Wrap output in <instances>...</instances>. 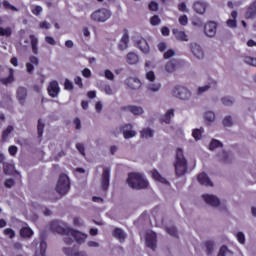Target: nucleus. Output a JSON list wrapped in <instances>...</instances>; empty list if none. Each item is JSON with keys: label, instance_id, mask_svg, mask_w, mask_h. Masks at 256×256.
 <instances>
[{"label": "nucleus", "instance_id": "f257e3e1", "mask_svg": "<svg viewBox=\"0 0 256 256\" xmlns=\"http://www.w3.org/2000/svg\"><path fill=\"white\" fill-rule=\"evenodd\" d=\"M174 169L176 177H183L184 175H187V171L189 170L187 158H185V154L181 148L176 149Z\"/></svg>", "mask_w": 256, "mask_h": 256}, {"label": "nucleus", "instance_id": "f03ea898", "mask_svg": "<svg viewBox=\"0 0 256 256\" xmlns=\"http://www.w3.org/2000/svg\"><path fill=\"white\" fill-rule=\"evenodd\" d=\"M126 183L131 189H147L149 187V181L142 173L137 172L129 173Z\"/></svg>", "mask_w": 256, "mask_h": 256}, {"label": "nucleus", "instance_id": "7ed1b4c3", "mask_svg": "<svg viewBox=\"0 0 256 256\" xmlns=\"http://www.w3.org/2000/svg\"><path fill=\"white\" fill-rule=\"evenodd\" d=\"M69 189H71V181L69 180V176L66 174H61L56 184L57 193L59 195H67V193H69Z\"/></svg>", "mask_w": 256, "mask_h": 256}, {"label": "nucleus", "instance_id": "20e7f679", "mask_svg": "<svg viewBox=\"0 0 256 256\" xmlns=\"http://www.w3.org/2000/svg\"><path fill=\"white\" fill-rule=\"evenodd\" d=\"M85 234L81 233L80 231L74 230L73 228H70V231L68 232V236L64 237V243L66 245H71L73 241L76 243H83L85 241Z\"/></svg>", "mask_w": 256, "mask_h": 256}, {"label": "nucleus", "instance_id": "39448f33", "mask_svg": "<svg viewBox=\"0 0 256 256\" xmlns=\"http://www.w3.org/2000/svg\"><path fill=\"white\" fill-rule=\"evenodd\" d=\"M50 229L54 233H58L59 235H65L64 237H67L69 235V231H71V228L67 227V224L59 220H54L50 222Z\"/></svg>", "mask_w": 256, "mask_h": 256}, {"label": "nucleus", "instance_id": "423d86ee", "mask_svg": "<svg viewBox=\"0 0 256 256\" xmlns=\"http://www.w3.org/2000/svg\"><path fill=\"white\" fill-rule=\"evenodd\" d=\"M110 17H111V11L105 8H102L92 13L91 20L97 21L98 23H105V21H107V19H109Z\"/></svg>", "mask_w": 256, "mask_h": 256}, {"label": "nucleus", "instance_id": "0eeeda50", "mask_svg": "<svg viewBox=\"0 0 256 256\" xmlns=\"http://www.w3.org/2000/svg\"><path fill=\"white\" fill-rule=\"evenodd\" d=\"M173 95L174 97H177L178 99H181L182 101H187L191 98V92L183 86H176L173 89Z\"/></svg>", "mask_w": 256, "mask_h": 256}, {"label": "nucleus", "instance_id": "6e6552de", "mask_svg": "<svg viewBox=\"0 0 256 256\" xmlns=\"http://www.w3.org/2000/svg\"><path fill=\"white\" fill-rule=\"evenodd\" d=\"M48 95L55 99V97H59V93H61V88L59 87V82L57 80H52L47 88Z\"/></svg>", "mask_w": 256, "mask_h": 256}, {"label": "nucleus", "instance_id": "1a4fd4ad", "mask_svg": "<svg viewBox=\"0 0 256 256\" xmlns=\"http://www.w3.org/2000/svg\"><path fill=\"white\" fill-rule=\"evenodd\" d=\"M111 176V170L107 167L103 168L102 178H101V188L102 191L107 193L109 190V179Z\"/></svg>", "mask_w": 256, "mask_h": 256}, {"label": "nucleus", "instance_id": "9d476101", "mask_svg": "<svg viewBox=\"0 0 256 256\" xmlns=\"http://www.w3.org/2000/svg\"><path fill=\"white\" fill-rule=\"evenodd\" d=\"M120 131L123 133L124 139H133L135 135H137V132L132 130L133 125L131 124H124L119 127Z\"/></svg>", "mask_w": 256, "mask_h": 256}, {"label": "nucleus", "instance_id": "9b49d317", "mask_svg": "<svg viewBox=\"0 0 256 256\" xmlns=\"http://www.w3.org/2000/svg\"><path fill=\"white\" fill-rule=\"evenodd\" d=\"M204 33L207 37H215L217 34V23L209 21L204 26Z\"/></svg>", "mask_w": 256, "mask_h": 256}, {"label": "nucleus", "instance_id": "f8f14e48", "mask_svg": "<svg viewBox=\"0 0 256 256\" xmlns=\"http://www.w3.org/2000/svg\"><path fill=\"white\" fill-rule=\"evenodd\" d=\"M202 198L205 203H207V205H211V207H219L221 205V200H219L215 195L203 194Z\"/></svg>", "mask_w": 256, "mask_h": 256}, {"label": "nucleus", "instance_id": "ddd939ff", "mask_svg": "<svg viewBox=\"0 0 256 256\" xmlns=\"http://www.w3.org/2000/svg\"><path fill=\"white\" fill-rule=\"evenodd\" d=\"M146 246L149 247V249H152V251L157 249V234L152 232L146 235Z\"/></svg>", "mask_w": 256, "mask_h": 256}, {"label": "nucleus", "instance_id": "4468645a", "mask_svg": "<svg viewBox=\"0 0 256 256\" xmlns=\"http://www.w3.org/2000/svg\"><path fill=\"white\" fill-rule=\"evenodd\" d=\"M208 7H209V4H207V2L197 1L193 5V9L195 13H198V15H205Z\"/></svg>", "mask_w": 256, "mask_h": 256}, {"label": "nucleus", "instance_id": "2eb2a0df", "mask_svg": "<svg viewBox=\"0 0 256 256\" xmlns=\"http://www.w3.org/2000/svg\"><path fill=\"white\" fill-rule=\"evenodd\" d=\"M190 49L194 57H196L197 59H203V57H205V53L203 52V49L199 46V44L191 43Z\"/></svg>", "mask_w": 256, "mask_h": 256}, {"label": "nucleus", "instance_id": "dca6fc26", "mask_svg": "<svg viewBox=\"0 0 256 256\" xmlns=\"http://www.w3.org/2000/svg\"><path fill=\"white\" fill-rule=\"evenodd\" d=\"M120 111H129L132 115H143V108H141V106H122Z\"/></svg>", "mask_w": 256, "mask_h": 256}, {"label": "nucleus", "instance_id": "f3484780", "mask_svg": "<svg viewBox=\"0 0 256 256\" xmlns=\"http://www.w3.org/2000/svg\"><path fill=\"white\" fill-rule=\"evenodd\" d=\"M136 45L138 49H140V51H142V53H144L145 55L149 54L151 51L149 43H147V40H145L144 38H140L139 40H137Z\"/></svg>", "mask_w": 256, "mask_h": 256}, {"label": "nucleus", "instance_id": "a211bd4d", "mask_svg": "<svg viewBox=\"0 0 256 256\" xmlns=\"http://www.w3.org/2000/svg\"><path fill=\"white\" fill-rule=\"evenodd\" d=\"M29 39H30L32 53L34 55H39V38H37L35 34H30Z\"/></svg>", "mask_w": 256, "mask_h": 256}, {"label": "nucleus", "instance_id": "6ab92c4d", "mask_svg": "<svg viewBox=\"0 0 256 256\" xmlns=\"http://www.w3.org/2000/svg\"><path fill=\"white\" fill-rule=\"evenodd\" d=\"M197 181L200 185H205V187H213V182H211V179H209V176L205 172L198 175Z\"/></svg>", "mask_w": 256, "mask_h": 256}, {"label": "nucleus", "instance_id": "aec40b11", "mask_svg": "<svg viewBox=\"0 0 256 256\" xmlns=\"http://www.w3.org/2000/svg\"><path fill=\"white\" fill-rule=\"evenodd\" d=\"M127 47H129V32L127 29H124V34L119 43V49L120 51H125Z\"/></svg>", "mask_w": 256, "mask_h": 256}, {"label": "nucleus", "instance_id": "412c9836", "mask_svg": "<svg viewBox=\"0 0 256 256\" xmlns=\"http://www.w3.org/2000/svg\"><path fill=\"white\" fill-rule=\"evenodd\" d=\"M256 17V0L249 5L245 12V19H255Z\"/></svg>", "mask_w": 256, "mask_h": 256}, {"label": "nucleus", "instance_id": "4be33fe9", "mask_svg": "<svg viewBox=\"0 0 256 256\" xmlns=\"http://www.w3.org/2000/svg\"><path fill=\"white\" fill-rule=\"evenodd\" d=\"M19 233L22 239H31L33 237V229L28 226L22 227Z\"/></svg>", "mask_w": 256, "mask_h": 256}, {"label": "nucleus", "instance_id": "5701e85b", "mask_svg": "<svg viewBox=\"0 0 256 256\" xmlns=\"http://www.w3.org/2000/svg\"><path fill=\"white\" fill-rule=\"evenodd\" d=\"M172 33L175 36V38L177 39V41H189V37L183 30L173 29Z\"/></svg>", "mask_w": 256, "mask_h": 256}, {"label": "nucleus", "instance_id": "b1692460", "mask_svg": "<svg viewBox=\"0 0 256 256\" xmlns=\"http://www.w3.org/2000/svg\"><path fill=\"white\" fill-rule=\"evenodd\" d=\"M33 65H39V58H37V56L30 57V63L26 64L27 73H33V71L35 70V67Z\"/></svg>", "mask_w": 256, "mask_h": 256}, {"label": "nucleus", "instance_id": "393cba45", "mask_svg": "<svg viewBox=\"0 0 256 256\" xmlns=\"http://www.w3.org/2000/svg\"><path fill=\"white\" fill-rule=\"evenodd\" d=\"M17 99L23 105L25 103V100L27 99V88L25 87H19L17 90Z\"/></svg>", "mask_w": 256, "mask_h": 256}, {"label": "nucleus", "instance_id": "a878e982", "mask_svg": "<svg viewBox=\"0 0 256 256\" xmlns=\"http://www.w3.org/2000/svg\"><path fill=\"white\" fill-rule=\"evenodd\" d=\"M175 117V110L169 109L164 116L161 118V123H166L169 125L171 123V118Z\"/></svg>", "mask_w": 256, "mask_h": 256}, {"label": "nucleus", "instance_id": "bb28decb", "mask_svg": "<svg viewBox=\"0 0 256 256\" xmlns=\"http://www.w3.org/2000/svg\"><path fill=\"white\" fill-rule=\"evenodd\" d=\"M112 235L113 237H115V239H118L120 243H123V241H125V238L127 237L125 235V232H123V229L121 228H115Z\"/></svg>", "mask_w": 256, "mask_h": 256}, {"label": "nucleus", "instance_id": "cd10ccee", "mask_svg": "<svg viewBox=\"0 0 256 256\" xmlns=\"http://www.w3.org/2000/svg\"><path fill=\"white\" fill-rule=\"evenodd\" d=\"M152 178L155 181L162 183L163 185H169V181H167V179H165V177H162V175L157 170L152 171Z\"/></svg>", "mask_w": 256, "mask_h": 256}, {"label": "nucleus", "instance_id": "c85d7f7f", "mask_svg": "<svg viewBox=\"0 0 256 256\" xmlns=\"http://www.w3.org/2000/svg\"><path fill=\"white\" fill-rule=\"evenodd\" d=\"M127 63H129V65H137L139 63V55L133 52L128 53Z\"/></svg>", "mask_w": 256, "mask_h": 256}, {"label": "nucleus", "instance_id": "c756f323", "mask_svg": "<svg viewBox=\"0 0 256 256\" xmlns=\"http://www.w3.org/2000/svg\"><path fill=\"white\" fill-rule=\"evenodd\" d=\"M127 85L130 89H139L141 87V80L137 78H129Z\"/></svg>", "mask_w": 256, "mask_h": 256}, {"label": "nucleus", "instance_id": "7c9ffc66", "mask_svg": "<svg viewBox=\"0 0 256 256\" xmlns=\"http://www.w3.org/2000/svg\"><path fill=\"white\" fill-rule=\"evenodd\" d=\"M13 81H15V76L13 75V69L9 70L8 77L0 79V83L2 85H9V84L13 83Z\"/></svg>", "mask_w": 256, "mask_h": 256}, {"label": "nucleus", "instance_id": "2f4dec72", "mask_svg": "<svg viewBox=\"0 0 256 256\" xmlns=\"http://www.w3.org/2000/svg\"><path fill=\"white\" fill-rule=\"evenodd\" d=\"M13 126L12 125H8L6 129L3 130L2 132V142L5 143V141H7V139H9V135H11V133H13Z\"/></svg>", "mask_w": 256, "mask_h": 256}, {"label": "nucleus", "instance_id": "473e14b6", "mask_svg": "<svg viewBox=\"0 0 256 256\" xmlns=\"http://www.w3.org/2000/svg\"><path fill=\"white\" fill-rule=\"evenodd\" d=\"M63 252L67 256H87V253H85V252H77V253H75V250H73L72 248H64Z\"/></svg>", "mask_w": 256, "mask_h": 256}, {"label": "nucleus", "instance_id": "72a5a7b5", "mask_svg": "<svg viewBox=\"0 0 256 256\" xmlns=\"http://www.w3.org/2000/svg\"><path fill=\"white\" fill-rule=\"evenodd\" d=\"M15 169V166H13V164L6 162L3 165V171L5 173V175H11L13 173Z\"/></svg>", "mask_w": 256, "mask_h": 256}, {"label": "nucleus", "instance_id": "f704fd0d", "mask_svg": "<svg viewBox=\"0 0 256 256\" xmlns=\"http://www.w3.org/2000/svg\"><path fill=\"white\" fill-rule=\"evenodd\" d=\"M218 147H223V143L217 139H212L209 144L210 151H215V149H218Z\"/></svg>", "mask_w": 256, "mask_h": 256}, {"label": "nucleus", "instance_id": "c9c22d12", "mask_svg": "<svg viewBox=\"0 0 256 256\" xmlns=\"http://www.w3.org/2000/svg\"><path fill=\"white\" fill-rule=\"evenodd\" d=\"M140 135L142 138H149V137H153L154 135V131L151 129V128H146V129H143L141 132H140Z\"/></svg>", "mask_w": 256, "mask_h": 256}, {"label": "nucleus", "instance_id": "e433bc0d", "mask_svg": "<svg viewBox=\"0 0 256 256\" xmlns=\"http://www.w3.org/2000/svg\"><path fill=\"white\" fill-rule=\"evenodd\" d=\"M100 90L106 93V95H113V89L109 84H105V83L101 84Z\"/></svg>", "mask_w": 256, "mask_h": 256}, {"label": "nucleus", "instance_id": "4c0bfd02", "mask_svg": "<svg viewBox=\"0 0 256 256\" xmlns=\"http://www.w3.org/2000/svg\"><path fill=\"white\" fill-rule=\"evenodd\" d=\"M192 136L194 137L195 141H199L203 137V128L194 129L192 131Z\"/></svg>", "mask_w": 256, "mask_h": 256}, {"label": "nucleus", "instance_id": "58836bf2", "mask_svg": "<svg viewBox=\"0 0 256 256\" xmlns=\"http://www.w3.org/2000/svg\"><path fill=\"white\" fill-rule=\"evenodd\" d=\"M205 247L207 251V255H211L213 253V247H215V243L211 240L205 242Z\"/></svg>", "mask_w": 256, "mask_h": 256}, {"label": "nucleus", "instance_id": "ea45409f", "mask_svg": "<svg viewBox=\"0 0 256 256\" xmlns=\"http://www.w3.org/2000/svg\"><path fill=\"white\" fill-rule=\"evenodd\" d=\"M45 129V124L41 122V119L38 120V125H37V131H38V137L41 139L43 137V131Z\"/></svg>", "mask_w": 256, "mask_h": 256}, {"label": "nucleus", "instance_id": "a19ab883", "mask_svg": "<svg viewBox=\"0 0 256 256\" xmlns=\"http://www.w3.org/2000/svg\"><path fill=\"white\" fill-rule=\"evenodd\" d=\"M11 28L0 27V37H11Z\"/></svg>", "mask_w": 256, "mask_h": 256}, {"label": "nucleus", "instance_id": "79ce46f5", "mask_svg": "<svg viewBox=\"0 0 256 256\" xmlns=\"http://www.w3.org/2000/svg\"><path fill=\"white\" fill-rule=\"evenodd\" d=\"M175 67V60H172L166 64L165 69L167 73H173V71H175Z\"/></svg>", "mask_w": 256, "mask_h": 256}, {"label": "nucleus", "instance_id": "37998d69", "mask_svg": "<svg viewBox=\"0 0 256 256\" xmlns=\"http://www.w3.org/2000/svg\"><path fill=\"white\" fill-rule=\"evenodd\" d=\"M3 233L6 237H9V239H14L15 237V230L11 228H6L3 230Z\"/></svg>", "mask_w": 256, "mask_h": 256}, {"label": "nucleus", "instance_id": "c03bdc74", "mask_svg": "<svg viewBox=\"0 0 256 256\" xmlns=\"http://www.w3.org/2000/svg\"><path fill=\"white\" fill-rule=\"evenodd\" d=\"M204 118L206 119V121H208V123H213V121H215V113L211 111L206 112Z\"/></svg>", "mask_w": 256, "mask_h": 256}, {"label": "nucleus", "instance_id": "a18cd8bd", "mask_svg": "<svg viewBox=\"0 0 256 256\" xmlns=\"http://www.w3.org/2000/svg\"><path fill=\"white\" fill-rule=\"evenodd\" d=\"M222 124L224 127H231V125H233V119L231 118V116H226L222 120Z\"/></svg>", "mask_w": 256, "mask_h": 256}, {"label": "nucleus", "instance_id": "49530a36", "mask_svg": "<svg viewBox=\"0 0 256 256\" xmlns=\"http://www.w3.org/2000/svg\"><path fill=\"white\" fill-rule=\"evenodd\" d=\"M161 23V18H159L157 15H154L150 18V24L153 27H156V25H159Z\"/></svg>", "mask_w": 256, "mask_h": 256}, {"label": "nucleus", "instance_id": "de8ad7c7", "mask_svg": "<svg viewBox=\"0 0 256 256\" xmlns=\"http://www.w3.org/2000/svg\"><path fill=\"white\" fill-rule=\"evenodd\" d=\"M222 103L226 107H231V105H233V103H235V100L231 99L230 97H223Z\"/></svg>", "mask_w": 256, "mask_h": 256}, {"label": "nucleus", "instance_id": "09e8293b", "mask_svg": "<svg viewBox=\"0 0 256 256\" xmlns=\"http://www.w3.org/2000/svg\"><path fill=\"white\" fill-rule=\"evenodd\" d=\"M3 7L4 9H10V11H18L17 7L13 6L9 1L4 0L3 1Z\"/></svg>", "mask_w": 256, "mask_h": 256}, {"label": "nucleus", "instance_id": "8fccbe9b", "mask_svg": "<svg viewBox=\"0 0 256 256\" xmlns=\"http://www.w3.org/2000/svg\"><path fill=\"white\" fill-rule=\"evenodd\" d=\"M46 251H47V242H45V240H42L40 242V255L45 256Z\"/></svg>", "mask_w": 256, "mask_h": 256}, {"label": "nucleus", "instance_id": "3c124183", "mask_svg": "<svg viewBox=\"0 0 256 256\" xmlns=\"http://www.w3.org/2000/svg\"><path fill=\"white\" fill-rule=\"evenodd\" d=\"M31 12L33 13V15L39 17V15H41V13L43 12V8L41 6H34L32 7Z\"/></svg>", "mask_w": 256, "mask_h": 256}, {"label": "nucleus", "instance_id": "603ef678", "mask_svg": "<svg viewBox=\"0 0 256 256\" xmlns=\"http://www.w3.org/2000/svg\"><path fill=\"white\" fill-rule=\"evenodd\" d=\"M236 239L238 243H240L241 245H245V234H243V232H238L236 234Z\"/></svg>", "mask_w": 256, "mask_h": 256}, {"label": "nucleus", "instance_id": "864d4df0", "mask_svg": "<svg viewBox=\"0 0 256 256\" xmlns=\"http://www.w3.org/2000/svg\"><path fill=\"white\" fill-rule=\"evenodd\" d=\"M166 233H168V235H171L172 237H177V228L176 227H167L166 228Z\"/></svg>", "mask_w": 256, "mask_h": 256}, {"label": "nucleus", "instance_id": "5fc2aeb1", "mask_svg": "<svg viewBox=\"0 0 256 256\" xmlns=\"http://www.w3.org/2000/svg\"><path fill=\"white\" fill-rule=\"evenodd\" d=\"M64 89H66V91H73V82H71L69 79H66L64 81Z\"/></svg>", "mask_w": 256, "mask_h": 256}, {"label": "nucleus", "instance_id": "6e6d98bb", "mask_svg": "<svg viewBox=\"0 0 256 256\" xmlns=\"http://www.w3.org/2000/svg\"><path fill=\"white\" fill-rule=\"evenodd\" d=\"M148 9L150 11H158L159 10V4L155 1H151L148 5Z\"/></svg>", "mask_w": 256, "mask_h": 256}, {"label": "nucleus", "instance_id": "4d7b16f0", "mask_svg": "<svg viewBox=\"0 0 256 256\" xmlns=\"http://www.w3.org/2000/svg\"><path fill=\"white\" fill-rule=\"evenodd\" d=\"M178 11H181V13H189V9H187V4L185 2H181L178 4Z\"/></svg>", "mask_w": 256, "mask_h": 256}, {"label": "nucleus", "instance_id": "13d9d810", "mask_svg": "<svg viewBox=\"0 0 256 256\" xmlns=\"http://www.w3.org/2000/svg\"><path fill=\"white\" fill-rule=\"evenodd\" d=\"M227 253H232L231 251H229V248L227 246H222L219 250V253L217 256H225L227 255Z\"/></svg>", "mask_w": 256, "mask_h": 256}, {"label": "nucleus", "instance_id": "bf43d9fd", "mask_svg": "<svg viewBox=\"0 0 256 256\" xmlns=\"http://www.w3.org/2000/svg\"><path fill=\"white\" fill-rule=\"evenodd\" d=\"M178 21H179L180 25L185 26V25H187V23H189V18L187 17V15H182L179 17Z\"/></svg>", "mask_w": 256, "mask_h": 256}, {"label": "nucleus", "instance_id": "052dcab7", "mask_svg": "<svg viewBox=\"0 0 256 256\" xmlns=\"http://www.w3.org/2000/svg\"><path fill=\"white\" fill-rule=\"evenodd\" d=\"M245 63H247L248 65H252V67H256V58L246 57Z\"/></svg>", "mask_w": 256, "mask_h": 256}, {"label": "nucleus", "instance_id": "680f3d73", "mask_svg": "<svg viewBox=\"0 0 256 256\" xmlns=\"http://www.w3.org/2000/svg\"><path fill=\"white\" fill-rule=\"evenodd\" d=\"M76 149L81 153L83 157H85V146L82 143L76 144Z\"/></svg>", "mask_w": 256, "mask_h": 256}, {"label": "nucleus", "instance_id": "e2e57ef3", "mask_svg": "<svg viewBox=\"0 0 256 256\" xmlns=\"http://www.w3.org/2000/svg\"><path fill=\"white\" fill-rule=\"evenodd\" d=\"M104 75L106 79H109V81H113V79H115V75L111 70H105Z\"/></svg>", "mask_w": 256, "mask_h": 256}, {"label": "nucleus", "instance_id": "0e129e2a", "mask_svg": "<svg viewBox=\"0 0 256 256\" xmlns=\"http://www.w3.org/2000/svg\"><path fill=\"white\" fill-rule=\"evenodd\" d=\"M148 89H149V91H153V92L159 91V89H161V84H159V83H157V84H150L148 86Z\"/></svg>", "mask_w": 256, "mask_h": 256}, {"label": "nucleus", "instance_id": "69168bd1", "mask_svg": "<svg viewBox=\"0 0 256 256\" xmlns=\"http://www.w3.org/2000/svg\"><path fill=\"white\" fill-rule=\"evenodd\" d=\"M175 55V51L173 49H169L167 52L164 53V59H171Z\"/></svg>", "mask_w": 256, "mask_h": 256}, {"label": "nucleus", "instance_id": "338daca9", "mask_svg": "<svg viewBox=\"0 0 256 256\" xmlns=\"http://www.w3.org/2000/svg\"><path fill=\"white\" fill-rule=\"evenodd\" d=\"M146 79H148V81H155V72L153 71L147 72Z\"/></svg>", "mask_w": 256, "mask_h": 256}, {"label": "nucleus", "instance_id": "774afa93", "mask_svg": "<svg viewBox=\"0 0 256 256\" xmlns=\"http://www.w3.org/2000/svg\"><path fill=\"white\" fill-rule=\"evenodd\" d=\"M9 154L12 156L17 155V146L12 145L8 148Z\"/></svg>", "mask_w": 256, "mask_h": 256}]
</instances>
